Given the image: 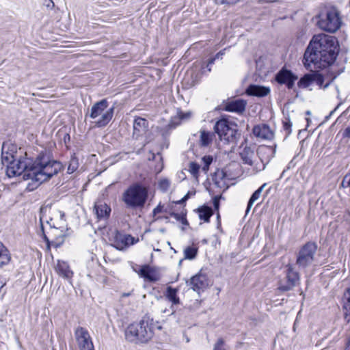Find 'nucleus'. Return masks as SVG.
<instances>
[{"label": "nucleus", "mask_w": 350, "mask_h": 350, "mask_svg": "<svg viewBox=\"0 0 350 350\" xmlns=\"http://www.w3.org/2000/svg\"><path fill=\"white\" fill-rule=\"evenodd\" d=\"M338 52V41L334 36L314 35L304 53L303 64L310 70L323 69L335 62Z\"/></svg>", "instance_id": "obj_1"}, {"label": "nucleus", "mask_w": 350, "mask_h": 350, "mask_svg": "<svg viewBox=\"0 0 350 350\" xmlns=\"http://www.w3.org/2000/svg\"><path fill=\"white\" fill-rule=\"evenodd\" d=\"M62 165L59 162L51 161L46 153H40L33 161L32 182L28 187L32 185L30 189L37 187L42 183L48 180L57 174L62 169Z\"/></svg>", "instance_id": "obj_2"}, {"label": "nucleus", "mask_w": 350, "mask_h": 350, "mask_svg": "<svg viewBox=\"0 0 350 350\" xmlns=\"http://www.w3.org/2000/svg\"><path fill=\"white\" fill-rule=\"evenodd\" d=\"M152 319L144 317L139 323L129 325L125 330V337L128 341L133 342H147L153 336Z\"/></svg>", "instance_id": "obj_3"}, {"label": "nucleus", "mask_w": 350, "mask_h": 350, "mask_svg": "<svg viewBox=\"0 0 350 350\" xmlns=\"http://www.w3.org/2000/svg\"><path fill=\"white\" fill-rule=\"evenodd\" d=\"M148 196L147 187L139 183H134L124 191L122 200L126 208L136 210L144 206Z\"/></svg>", "instance_id": "obj_4"}, {"label": "nucleus", "mask_w": 350, "mask_h": 350, "mask_svg": "<svg viewBox=\"0 0 350 350\" xmlns=\"http://www.w3.org/2000/svg\"><path fill=\"white\" fill-rule=\"evenodd\" d=\"M6 174L8 177H19L24 180L32 181L33 160L30 158H23L12 160L5 164Z\"/></svg>", "instance_id": "obj_5"}, {"label": "nucleus", "mask_w": 350, "mask_h": 350, "mask_svg": "<svg viewBox=\"0 0 350 350\" xmlns=\"http://www.w3.org/2000/svg\"><path fill=\"white\" fill-rule=\"evenodd\" d=\"M107 107V100L103 99L94 103L91 108L90 117L95 120L94 123L98 127L105 126L113 118L114 107Z\"/></svg>", "instance_id": "obj_6"}, {"label": "nucleus", "mask_w": 350, "mask_h": 350, "mask_svg": "<svg viewBox=\"0 0 350 350\" xmlns=\"http://www.w3.org/2000/svg\"><path fill=\"white\" fill-rule=\"evenodd\" d=\"M319 18L318 26L325 31L334 33L341 26L340 12L335 8L327 9L325 12L321 13Z\"/></svg>", "instance_id": "obj_7"}, {"label": "nucleus", "mask_w": 350, "mask_h": 350, "mask_svg": "<svg viewBox=\"0 0 350 350\" xmlns=\"http://www.w3.org/2000/svg\"><path fill=\"white\" fill-rule=\"evenodd\" d=\"M318 245L314 242L305 243L297 254L296 265L300 269L311 266L316 259Z\"/></svg>", "instance_id": "obj_8"}, {"label": "nucleus", "mask_w": 350, "mask_h": 350, "mask_svg": "<svg viewBox=\"0 0 350 350\" xmlns=\"http://www.w3.org/2000/svg\"><path fill=\"white\" fill-rule=\"evenodd\" d=\"M55 217H58L57 221L54 220L51 218L47 223L51 227L50 234L54 237V240L52 241V243L55 246L58 247L63 243L64 237L66 236L64 232V228L66 227L65 215L62 211H57L55 214Z\"/></svg>", "instance_id": "obj_9"}, {"label": "nucleus", "mask_w": 350, "mask_h": 350, "mask_svg": "<svg viewBox=\"0 0 350 350\" xmlns=\"http://www.w3.org/2000/svg\"><path fill=\"white\" fill-rule=\"evenodd\" d=\"M299 273L295 269L293 265H286V276L280 281L278 288L282 291H288L293 289L299 284Z\"/></svg>", "instance_id": "obj_10"}, {"label": "nucleus", "mask_w": 350, "mask_h": 350, "mask_svg": "<svg viewBox=\"0 0 350 350\" xmlns=\"http://www.w3.org/2000/svg\"><path fill=\"white\" fill-rule=\"evenodd\" d=\"M214 130L221 140L224 139L227 142L232 141L237 132L226 119L218 120L215 124Z\"/></svg>", "instance_id": "obj_11"}, {"label": "nucleus", "mask_w": 350, "mask_h": 350, "mask_svg": "<svg viewBox=\"0 0 350 350\" xmlns=\"http://www.w3.org/2000/svg\"><path fill=\"white\" fill-rule=\"evenodd\" d=\"M75 337L80 350H94L87 329L82 327H77L75 331Z\"/></svg>", "instance_id": "obj_12"}, {"label": "nucleus", "mask_w": 350, "mask_h": 350, "mask_svg": "<svg viewBox=\"0 0 350 350\" xmlns=\"http://www.w3.org/2000/svg\"><path fill=\"white\" fill-rule=\"evenodd\" d=\"M297 77L287 69H281L275 75V81L280 84H286L288 89H292Z\"/></svg>", "instance_id": "obj_13"}, {"label": "nucleus", "mask_w": 350, "mask_h": 350, "mask_svg": "<svg viewBox=\"0 0 350 350\" xmlns=\"http://www.w3.org/2000/svg\"><path fill=\"white\" fill-rule=\"evenodd\" d=\"M135 271L142 278L149 282H156L160 279V275L157 269L148 265L141 266L139 270L135 269Z\"/></svg>", "instance_id": "obj_14"}, {"label": "nucleus", "mask_w": 350, "mask_h": 350, "mask_svg": "<svg viewBox=\"0 0 350 350\" xmlns=\"http://www.w3.org/2000/svg\"><path fill=\"white\" fill-rule=\"evenodd\" d=\"M134 243V238L129 234H123L116 232L111 245L119 250H122L129 245Z\"/></svg>", "instance_id": "obj_15"}, {"label": "nucleus", "mask_w": 350, "mask_h": 350, "mask_svg": "<svg viewBox=\"0 0 350 350\" xmlns=\"http://www.w3.org/2000/svg\"><path fill=\"white\" fill-rule=\"evenodd\" d=\"M188 285L194 291L200 294V291H203L208 286V282L206 276L202 273L196 274L193 276Z\"/></svg>", "instance_id": "obj_16"}, {"label": "nucleus", "mask_w": 350, "mask_h": 350, "mask_svg": "<svg viewBox=\"0 0 350 350\" xmlns=\"http://www.w3.org/2000/svg\"><path fill=\"white\" fill-rule=\"evenodd\" d=\"M16 146L10 142H4L1 148V161L3 165L15 160Z\"/></svg>", "instance_id": "obj_17"}, {"label": "nucleus", "mask_w": 350, "mask_h": 350, "mask_svg": "<svg viewBox=\"0 0 350 350\" xmlns=\"http://www.w3.org/2000/svg\"><path fill=\"white\" fill-rule=\"evenodd\" d=\"M254 135L262 139L270 140L273 138V131L267 124L255 126L253 129Z\"/></svg>", "instance_id": "obj_18"}, {"label": "nucleus", "mask_w": 350, "mask_h": 350, "mask_svg": "<svg viewBox=\"0 0 350 350\" xmlns=\"http://www.w3.org/2000/svg\"><path fill=\"white\" fill-rule=\"evenodd\" d=\"M94 211L98 219H105L110 215L111 208L106 203L98 201L94 204Z\"/></svg>", "instance_id": "obj_19"}, {"label": "nucleus", "mask_w": 350, "mask_h": 350, "mask_svg": "<svg viewBox=\"0 0 350 350\" xmlns=\"http://www.w3.org/2000/svg\"><path fill=\"white\" fill-rule=\"evenodd\" d=\"M148 128V122L143 118L137 117L133 122V135L137 137L145 134Z\"/></svg>", "instance_id": "obj_20"}, {"label": "nucleus", "mask_w": 350, "mask_h": 350, "mask_svg": "<svg viewBox=\"0 0 350 350\" xmlns=\"http://www.w3.org/2000/svg\"><path fill=\"white\" fill-rule=\"evenodd\" d=\"M270 89L267 87L257 85H250L246 90V93L250 96L263 97L269 94Z\"/></svg>", "instance_id": "obj_21"}, {"label": "nucleus", "mask_w": 350, "mask_h": 350, "mask_svg": "<svg viewBox=\"0 0 350 350\" xmlns=\"http://www.w3.org/2000/svg\"><path fill=\"white\" fill-rule=\"evenodd\" d=\"M178 290L177 288H172V286H168L166 288L165 295L166 298L172 304L171 306V314H174L175 312L174 306L179 304L180 302V299L178 296Z\"/></svg>", "instance_id": "obj_22"}, {"label": "nucleus", "mask_w": 350, "mask_h": 350, "mask_svg": "<svg viewBox=\"0 0 350 350\" xmlns=\"http://www.w3.org/2000/svg\"><path fill=\"white\" fill-rule=\"evenodd\" d=\"M55 270L59 275L66 279H70L73 275V272L70 269L69 265L64 261L58 260Z\"/></svg>", "instance_id": "obj_23"}, {"label": "nucleus", "mask_w": 350, "mask_h": 350, "mask_svg": "<svg viewBox=\"0 0 350 350\" xmlns=\"http://www.w3.org/2000/svg\"><path fill=\"white\" fill-rule=\"evenodd\" d=\"M240 156L243 163L247 164L249 165H253V159L255 156V154L251 148L247 146L244 147L243 149L240 152Z\"/></svg>", "instance_id": "obj_24"}, {"label": "nucleus", "mask_w": 350, "mask_h": 350, "mask_svg": "<svg viewBox=\"0 0 350 350\" xmlns=\"http://www.w3.org/2000/svg\"><path fill=\"white\" fill-rule=\"evenodd\" d=\"M246 103L243 100H236L228 103L226 106L228 111H234L241 113L245 109Z\"/></svg>", "instance_id": "obj_25"}, {"label": "nucleus", "mask_w": 350, "mask_h": 350, "mask_svg": "<svg viewBox=\"0 0 350 350\" xmlns=\"http://www.w3.org/2000/svg\"><path fill=\"white\" fill-rule=\"evenodd\" d=\"M343 309L345 310V319L350 322V286L347 288L343 295Z\"/></svg>", "instance_id": "obj_26"}, {"label": "nucleus", "mask_w": 350, "mask_h": 350, "mask_svg": "<svg viewBox=\"0 0 350 350\" xmlns=\"http://www.w3.org/2000/svg\"><path fill=\"white\" fill-rule=\"evenodd\" d=\"M11 260L10 252L0 241V267L8 265Z\"/></svg>", "instance_id": "obj_27"}, {"label": "nucleus", "mask_w": 350, "mask_h": 350, "mask_svg": "<svg viewBox=\"0 0 350 350\" xmlns=\"http://www.w3.org/2000/svg\"><path fill=\"white\" fill-rule=\"evenodd\" d=\"M199 217L201 220L205 222H208L210 217L213 214V210L211 207L203 206L198 209Z\"/></svg>", "instance_id": "obj_28"}, {"label": "nucleus", "mask_w": 350, "mask_h": 350, "mask_svg": "<svg viewBox=\"0 0 350 350\" xmlns=\"http://www.w3.org/2000/svg\"><path fill=\"white\" fill-rule=\"evenodd\" d=\"M265 185H266L265 183L263 184L256 191H255L254 193L252 195L250 199L249 200L248 204H247L246 213L249 212V211L252 208L253 204L259 198Z\"/></svg>", "instance_id": "obj_29"}, {"label": "nucleus", "mask_w": 350, "mask_h": 350, "mask_svg": "<svg viewBox=\"0 0 350 350\" xmlns=\"http://www.w3.org/2000/svg\"><path fill=\"white\" fill-rule=\"evenodd\" d=\"M313 73L306 74L301 77L297 85L300 88H306L313 83Z\"/></svg>", "instance_id": "obj_30"}, {"label": "nucleus", "mask_w": 350, "mask_h": 350, "mask_svg": "<svg viewBox=\"0 0 350 350\" xmlns=\"http://www.w3.org/2000/svg\"><path fill=\"white\" fill-rule=\"evenodd\" d=\"M213 135L209 132H206L205 131H200V143L202 146H207L212 142Z\"/></svg>", "instance_id": "obj_31"}, {"label": "nucleus", "mask_w": 350, "mask_h": 350, "mask_svg": "<svg viewBox=\"0 0 350 350\" xmlns=\"http://www.w3.org/2000/svg\"><path fill=\"white\" fill-rule=\"evenodd\" d=\"M198 249L195 247L189 246L184 250L185 258L192 260L194 259L197 255Z\"/></svg>", "instance_id": "obj_32"}, {"label": "nucleus", "mask_w": 350, "mask_h": 350, "mask_svg": "<svg viewBox=\"0 0 350 350\" xmlns=\"http://www.w3.org/2000/svg\"><path fill=\"white\" fill-rule=\"evenodd\" d=\"M188 167V170L192 174V176L194 178H198L199 176V170L200 169V165L196 162H190L189 163Z\"/></svg>", "instance_id": "obj_33"}, {"label": "nucleus", "mask_w": 350, "mask_h": 350, "mask_svg": "<svg viewBox=\"0 0 350 350\" xmlns=\"http://www.w3.org/2000/svg\"><path fill=\"white\" fill-rule=\"evenodd\" d=\"M313 77H313V83H315L320 88H323V89H325L329 85V83H327L325 85H323L324 78L321 75L317 74V73H313Z\"/></svg>", "instance_id": "obj_34"}, {"label": "nucleus", "mask_w": 350, "mask_h": 350, "mask_svg": "<svg viewBox=\"0 0 350 350\" xmlns=\"http://www.w3.org/2000/svg\"><path fill=\"white\" fill-rule=\"evenodd\" d=\"M171 185L170 180L167 178H162L159 180L158 186L159 189L163 192H166Z\"/></svg>", "instance_id": "obj_35"}, {"label": "nucleus", "mask_w": 350, "mask_h": 350, "mask_svg": "<svg viewBox=\"0 0 350 350\" xmlns=\"http://www.w3.org/2000/svg\"><path fill=\"white\" fill-rule=\"evenodd\" d=\"M203 166L202 170L206 174L209 170V166L213 162V157L210 155L204 156L202 158Z\"/></svg>", "instance_id": "obj_36"}, {"label": "nucleus", "mask_w": 350, "mask_h": 350, "mask_svg": "<svg viewBox=\"0 0 350 350\" xmlns=\"http://www.w3.org/2000/svg\"><path fill=\"white\" fill-rule=\"evenodd\" d=\"M79 167L78 159L73 157L70 159L68 166V172L71 174L77 170Z\"/></svg>", "instance_id": "obj_37"}, {"label": "nucleus", "mask_w": 350, "mask_h": 350, "mask_svg": "<svg viewBox=\"0 0 350 350\" xmlns=\"http://www.w3.org/2000/svg\"><path fill=\"white\" fill-rule=\"evenodd\" d=\"M171 216L174 217L177 221H180L183 225H188L187 220L184 215L172 213Z\"/></svg>", "instance_id": "obj_38"}, {"label": "nucleus", "mask_w": 350, "mask_h": 350, "mask_svg": "<svg viewBox=\"0 0 350 350\" xmlns=\"http://www.w3.org/2000/svg\"><path fill=\"white\" fill-rule=\"evenodd\" d=\"M213 350H226L224 347V340L223 338H219L213 346Z\"/></svg>", "instance_id": "obj_39"}, {"label": "nucleus", "mask_w": 350, "mask_h": 350, "mask_svg": "<svg viewBox=\"0 0 350 350\" xmlns=\"http://www.w3.org/2000/svg\"><path fill=\"white\" fill-rule=\"evenodd\" d=\"M43 5L49 10H52L55 7V3L52 0H44Z\"/></svg>", "instance_id": "obj_40"}, {"label": "nucleus", "mask_w": 350, "mask_h": 350, "mask_svg": "<svg viewBox=\"0 0 350 350\" xmlns=\"http://www.w3.org/2000/svg\"><path fill=\"white\" fill-rule=\"evenodd\" d=\"M217 3L221 4L233 5L238 3L240 0H215Z\"/></svg>", "instance_id": "obj_41"}, {"label": "nucleus", "mask_w": 350, "mask_h": 350, "mask_svg": "<svg viewBox=\"0 0 350 350\" xmlns=\"http://www.w3.org/2000/svg\"><path fill=\"white\" fill-rule=\"evenodd\" d=\"M178 115L180 120H187L191 117V112H187V113L180 112V113H178Z\"/></svg>", "instance_id": "obj_42"}, {"label": "nucleus", "mask_w": 350, "mask_h": 350, "mask_svg": "<svg viewBox=\"0 0 350 350\" xmlns=\"http://www.w3.org/2000/svg\"><path fill=\"white\" fill-rule=\"evenodd\" d=\"M219 199H220V197L219 196H215L213 199V205H214V207L215 209H218L219 208Z\"/></svg>", "instance_id": "obj_43"}, {"label": "nucleus", "mask_w": 350, "mask_h": 350, "mask_svg": "<svg viewBox=\"0 0 350 350\" xmlns=\"http://www.w3.org/2000/svg\"><path fill=\"white\" fill-rule=\"evenodd\" d=\"M343 137L350 138V126L347 127L342 132Z\"/></svg>", "instance_id": "obj_44"}, {"label": "nucleus", "mask_w": 350, "mask_h": 350, "mask_svg": "<svg viewBox=\"0 0 350 350\" xmlns=\"http://www.w3.org/2000/svg\"><path fill=\"white\" fill-rule=\"evenodd\" d=\"M163 211V206H161L160 204L154 208L153 210V214L155 215L159 213H161Z\"/></svg>", "instance_id": "obj_45"}, {"label": "nucleus", "mask_w": 350, "mask_h": 350, "mask_svg": "<svg viewBox=\"0 0 350 350\" xmlns=\"http://www.w3.org/2000/svg\"><path fill=\"white\" fill-rule=\"evenodd\" d=\"M345 180H346V176L344 177L342 181V183H341V185L342 187H350V185H349L347 184V183H345Z\"/></svg>", "instance_id": "obj_46"}, {"label": "nucleus", "mask_w": 350, "mask_h": 350, "mask_svg": "<svg viewBox=\"0 0 350 350\" xmlns=\"http://www.w3.org/2000/svg\"><path fill=\"white\" fill-rule=\"evenodd\" d=\"M189 198V193L186 194L180 201L178 202V204H181L185 202Z\"/></svg>", "instance_id": "obj_47"}, {"label": "nucleus", "mask_w": 350, "mask_h": 350, "mask_svg": "<svg viewBox=\"0 0 350 350\" xmlns=\"http://www.w3.org/2000/svg\"><path fill=\"white\" fill-rule=\"evenodd\" d=\"M345 350H350V337H348Z\"/></svg>", "instance_id": "obj_48"}, {"label": "nucleus", "mask_w": 350, "mask_h": 350, "mask_svg": "<svg viewBox=\"0 0 350 350\" xmlns=\"http://www.w3.org/2000/svg\"><path fill=\"white\" fill-rule=\"evenodd\" d=\"M345 183H347L349 185H350V173L346 174V180Z\"/></svg>", "instance_id": "obj_49"}, {"label": "nucleus", "mask_w": 350, "mask_h": 350, "mask_svg": "<svg viewBox=\"0 0 350 350\" xmlns=\"http://www.w3.org/2000/svg\"><path fill=\"white\" fill-rule=\"evenodd\" d=\"M224 54V51H221L219 53H217L215 55V58H219V56L223 55Z\"/></svg>", "instance_id": "obj_50"}, {"label": "nucleus", "mask_w": 350, "mask_h": 350, "mask_svg": "<svg viewBox=\"0 0 350 350\" xmlns=\"http://www.w3.org/2000/svg\"><path fill=\"white\" fill-rule=\"evenodd\" d=\"M216 58H213V59H211L209 61H208V64H212L214 63V61Z\"/></svg>", "instance_id": "obj_51"}, {"label": "nucleus", "mask_w": 350, "mask_h": 350, "mask_svg": "<svg viewBox=\"0 0 350 350\" xmlns=\"http://www.w3.org/2000/svg\"><path fill=\"white\" fill-rule=\"evenodd\" d=\"M44 240L46 241L47 243H49V240L48 237L44 234Z\"/></svg>", "instance_id": "obj_52"}, {"label": "nucleus", "mask_w": 350, "mask_h": 350, "mask_svg": "<svg viewBox=\"0 0 350 350\" xmlns=\"http://www.w3.org/2000/svg\"><path fill=\"white\" fill-rule=\"evenodd\" d=\"M130 295H131V293H123V294H122V297H128V296H129Z\"/></svg>", "instance_id": "obj_53"}, {"label": "nucleus", "mask_w": 350, "mask_h": 350, "mask_svg": "<svg viewBox=\"0 0 350 350\" xmlns=\"http://www.w3.org/2000/svg\"><path fill=\"white\" fill-rule=\"evenodd\" d=\"M161 312L165 313L167 312V309L166 308H165L164 310L161 309Z\"/></svg>", "instance_id": "obj_54"}, {"label": "nucleus", "mask_w": 350, "mask_h": 350, "mask_svg": "<svg viewBox=\"0 0 350 350\" xmlns=\"http://www.w3.org/2000/svg\"><path fill=\"white\" fill-rule=\"evenodd\" d=\"M306 113H307L308 115H310V112L309 111H308L306 112Z\"/></svg>", "instance_id": "obj_55"}, {"label": "nucleus", "mask_w": 350, "mask_h": 350, "mask_svg": "<svg viewBox=\"0 0 350 350\" xmlns=\"http://www.w3.org/2000/svg\"><path fill=\"white\" fill-rule=\"evenodd\" d=\"M349 337H350V334H349Z\"/></svg>", "instance_id": "obj_56"}]
</instances>
